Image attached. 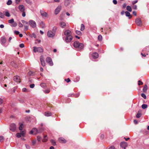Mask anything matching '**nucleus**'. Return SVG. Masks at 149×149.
Segmentation results:
<instances>
[{
    "label": "nucleus",
    "mask_w": 149,
    "mask_h": 149,
    "mask_svg": "<svg viewBox=\"0 0 149 149\" xmlns=\"http://www.w3.org/2000/svg\"><path fill=\"white\" fill-rule=\"evenodd\" d=\"M148 107V105L146 104H143L141 106V107L142 109H144L147 108Z\"/></svg>",
    "instance_id": "28"
},
{
    "label": "nucleus",
    "mask_w": 149,
    "mask_h": 149,
    "mask_svg": "<svg viewBox=\"0 0 149 149\" xmlns=\"http://www.w3.org/2000/svg\"><path fill=\"white\" fill-rule=\"evenodd\" d=\"M138 2V0H136L135 1H134L132 2V4L133 5L134 4H135L136 3Z\"/></svg>",
    "instance_id": "59"
},
{
    "label": "nucleus",
    "mask_w": 149,
    "mask_h": 149,
    "mask_svg": "<svg viewBox=\"0 0 149 149\" xmlns=\"http://www.w3.org/2000/svg\"><path fill=\"white\" fill-rule=\"evenodd\" d=\"M128 144L126 142L122 141L120 143V146L121 147L123 148L124 149H126V147L127 146Z\"/></svg>",
    "instance_id": "7"
},
{
    "label": "nucleus",
    "mask_w": 149,
    "mask_h": 149,
    "mask_svg": "<svg viewBox=\"0 0 149 149\" xmlns=\"http://www.w3.org/2000/svg\"><path fill=\"white\" fill-rule=\"evenodd\" d=\"M19 32L18 31H14V33L16 35H18L19 34Z\"/></svg>",
    "instance_id": "61"
},
{
    "label": "nucleus",
    "mask_w": 149,
    "mask_h": 149,
    "mask_svg": "<svg viewBox=\"0 0 149 149\" xmlns=\"http://www.w3.org/2000/svg\"><path fill=\"white\" fill-rule=\"evenodd\" d=\"M113 2L115 5L117 3V2L116 0H113Z\"/></svg>",
    "instance_id": "62"
},
{
    "label": "nucleus",
    "mask_w": 149,
    "mask_h": 149,
    "mask_svg": "<svg viewBox=\"0 0 149 149\" xmlns=\"http://www.w3.org/2000/svg\"><path fill=\"white\" fill-rule=\"evenodd\" d=\"M92 56L93 58L95 59L98 57L99 55L97 53L95 52L93 53Z\"/></svg>",
    "instance_id": "17"
},
{
    "label": "nucleus",
    "mask_w": 149,
    "mask_h": 149,
    "mask_svg": "<svg viewBox=\"0 0 149 149\" xmlns=\"http://www.w3.org/2000/svg\"><path fill=\"white\" fill-rule=\"evenodd\" d=\"M41 87L43 88H45L46 86V84L45 83H43L40 84Z\"/></svg>",
    "instance_id": "34"
},
{
    "label": "nucleus",
    "mask_w": 149,
    "mask_h": 149,
    "mask_svg": "<svg viewBox=\"0 0 149 149\" xmlns=\"http://www.w3.org/2000/svg\"><path fill=\"white\" fill-rule=\"evenodd\" d=\"M4 139V138L3 136H0V141H1Z\"/></svg>",
    "instance_id": "54"
},
{
    "label": "nucleus",
    "mask_w": 149,
    "mask_h": 149,
    "mask_svg": "<svg viewBox=\"0 0 149 149\" xmlns=\"http://www.w3.org/2000/svg\"><path fill=\"white\" fill-rule=\"evenodd\" d=\"M23 23V24H28V23L27 22L25 21V20H22L21 21Z\"/></svg>",
    "instance_id": "50"
},
{
    "label": "nucleus",
    "mask_w": 149,
    "mask_h": 149,
    "mask_svg": "<svg viewBox=\"0 0 149 149\" xmlns=\"http://www.w3.org/2000/svg\"><path fill=\"white\" fill-rule=\"evenodd\" d=\"M25 146L26 148H27L28 149H30V146L29 145L26 144L25 145Z\"/></svg>",
    "instance_id": "63"
},
{
    "label": "nucleus",
    "mask_w": 149,
    "mask_h": 149,
    "mask_svg": "<svg viewBox=\"0 0 149 149\" xmlns=\"http://www.w3.org/2000/svg\"><path fill=\"white\" fill-rule=\"evenodd\" d=\"M47 137V136H44V139L43 140V141L44 142H45L47 141V139H46V138Z\"/></svg>",
    "instance_id": "48"
},
{
    "label": "nucleus",
    "mask_w": 149,
    "mask_h": 149,
    "mask_svg": "<svg viewBox=\"0 0 149 149\" xmlns=\"http://www.w3.org/2000/svg\"><path fill=\"white\" fill-rule=\"evenodd\" d=\"M20 135L21 134L22 136H24L25 134V132L24 131H22L20 133Z\"/></svg>",
    "instance_id": "40"
},
{
    "label": "nucleus",
    "mask_w": 149,
    "mask_h": 149,
    "mask_svg": "<svg viewBox=\"0 0 149 149\" xmlns=\"http://www.w3.org/2000/svg\"><path fill=\"white\" fill-rule=\"evenodd\" d=\"M45 115L47 117L50 116L52 115V113L50 112H46L45 113Z\"/></svg>",
    "instance_id": "21"
},
{
    "label": "nucleus",
    "mask_w": 149,
    "mask_h": 149,
    "mask_svg": "<svg viewBox=\"0 0 149 149\" xmlns=\"http://www.w3.org/2000/svg\"><path fill=\"white\" fill-rule=\"evenodd\" d=\"M37 140L38 141H40L41 140V137L40 136H38L37 137Z\"/></svg>",
    "instance_id": "47"
},
{
    "label": "nucleus",
    "mask_w": 149,
    "mask_h": 149,
    "mask_svg": "<svg viewBox=\"0 0 149 149\" xmlns=\"http://www.w3.org/2000/svg\"><path fill=\"white\" fill-rule=\"evenodd\" d=\"M141 95L142 97H143L144 99H146V95L143 93H142L141 94Z\"/></svg>",
    "instance_id": "41"
},
{
    "label": "nucleus",
    "mask_w": 149,
    "mask_h": 149,
    "mask_svg": "<svg viewBox=\"0 0 149 149\" xmlns=\"http://www.w3.org/2000/svg\"><path fill=\"white\" fill-rule=\"evenodd\" d=\"M58 140L59 142L61 143H65L66 142V140L63 137L59 138Z\"/></svg>",
    "instance_id": "14"
},
{
    "label": "nucleus",
    "mask_w": 149,
    "mask_h": 149,
    "mask_svg": "<svg viewBox=\"0 0 149 149\" xmlns=\"http://www.w3.org/2000/svg\"><path fill=\"white\" fill-rule=\"evenodd\" d=\"M125 15L127 17H129L130 15V13L128 11H125Z\"/></svg>",
    "instance_id": "33"
},
{
    "label": "nucleus",
    "mask_w": 149,
    "mask_h": 149,
    "mask_svg": "<svg viewBox=\"0 0 149 149\" xmlns=\"http://www.w3.org/2000/svg\"><path fill=\"white\" fill-rule=\"evenodd\" d=\"M42 132V131L38 130L36 128H33L32 130L30 132L31 134H33V133L35 134H36L38 133Z\"/></svg>",
    "instance_id": "3"
},
{
    "label": "nucleus",
    "mask_w": 149,
    "mask_h": 149,
    "mask_svg": "<svg viewBox=\"0 0 149 149\" xmlns=\"http://www.w3.org/2000/svg\"><path fill=\"white\" fill-rule=\"evenodd\" d=\"M132 8L134 10H136L137 9V6L136 5H134L132 7Z\"/></svg>",
    "instance_id": "53"
},
{
    "label": "nucleus",
    "mask_w": 149,
    "mask_h": 149,
    "mask_svg": "<svg viewBox=\"0 0 149 149\" xmlns=\"http://www.w3.org/2000/svg\"><path fill=\"white\" fill-rule=\"evenodd\" d=\"M14 22V20L13 19H11L8 20V23L10 24H12Z\"/></svg>",
    "instance_id": "39"
},
{
    "label": "nucleus",
    "mask_w": 149,
    "mask_h": 149,
    "mask_svg": "<svg viewBox=\"0 0 149 149\" xmlns=\"http://www.w3.org/2000/svg\"><path fill=\"white\" fill-rule=\"evenodd\" d=\"M40 25L42 28H44L45 26V24L43 22H41L40 23Z\"/></svg>",
    "instance_id": "25"
},
{
    "label": "nucleus",
    "mask_w": 149,
    "mask_h": 149,
    "mask_svg": "<svg viewBox=\"0 0 149 149\" xmlns=\"http://www.w3.org/2000/svg\"><path fill=\"white\" fill-rule=\"evenodd\" d=\"M75 32L78 35H81L82 34L81 32L80 31L78 30L76 31Z\"/></svg>",
    "instance_id": "36"
},
{
    "label": "nucleus",
    "mask_w": 149,
    "mask_h": 149,
    "mask_svg": "<svg viewBox=\"0 0 149 149\" xmlns=\"http://www.w3.org/2000/svg\"><path fill=\"white\" fill-rule=\"evenodd\" d=\"M29 25L32 28H35L36 26V23L33 20H30L29 21Z\"/></svg>",
    "instance_id": "5"
},
{
    "label": "nucleus",
    "mask_w": 149,
    "mask_h": 149,
    "mask_svg": "<svg viewBox=\"0 0 149 149\" xmlns=\"http://www.w3.org/2000/svg\"><path fill=\"white\" fill-rule=\"evenodd\" d=\"M46 62L48 63L49 65L51 66L53 65V63L51 58L50 57H47L46 59Z\"/></svg>",
    "instance_id": "6"
},
{
    "label": "nucleus",
    "mask_w": 149,
    "mask_h": 149,
    "mask_svg": "<svg viewBox=\"0 0 149 149\" xmlns=\"http://www.w3.org/2000/svg\"><path fill=\"white\" fill-rule=\"evenodd\" d=\"M12 24L11 26L13 27H16L17 25V23L15 22H14Z\"/></svg>",
    "instance_id": "38"
},
{
    "label": "nucleus",
    "mask_w": 149,
    "mask_h": 149,
    "mask_svg": "<svg viewBox=\"0 0 149 149\" xmlns=\"http://www.w3.org/2000/svg\"><path fill=\"white\" fill-rule=\"evenodd\" d=\"M5 15L7 17H9L10 16V13L8 11H7L5 12Z\"/></svg>",
    "instance_id": "31"
},
{
    "label": "nucleus",
    "mask_w": 149,
    "mask_h": 149,
    "mask_svg": "<svg viewBox=\"0 0 149 149\" xmlns=\"http://www.w3.org/2000/svg\"><path fill=\"white\" fill-rule=\"evenodd\" d=\"M0 17L2 18H3L4 17V14L2 13H0Z\"/></svg>",
    "instance_id": "46"
},
{
    "label": "nucleus",
    "mask_w": 149,
    "mask_h": 149,
    "mask_svg": "<svg viewBox=\"0 0 149 149\" xmlns=\"http://www.w3.org/2000/svg\"><path fill=\"white\" fill-rule=\"evenodd\" d=\"M12 1L11 0H8L7 2V4L8 5H10L12 4Z\"/></svg>",
    "instance_id": "35"
},
{
    "label": "nucleus",
    "mask_w": 149,
    "mask_h": 149,
    "mask_svg": "<svg viewBox=\"0 0 149 149\" xmlns=\"http://www.w3.org/2000/svg\"><path fill=\"white\" fill-rule=\"evenodd\" d=\"M109 149H115V148L114 146H112L109 148Z\"/></svg>",
    "instance_id": "58"
},
{
    "label": "nucleus",
    "mask_w": 149,
    "mask_h": 149,
    "mask_svg": "<svg viewBox=\"0 0 149 149\" xmlns=\"http://www.w3.org/2000/svg\"><path fill=\"white\" fill-rule=\"evenodd\" d=\"M148 89L147 86L146 84H145L143 88V91L144 92H145Z\"/></svg>",
    "instance_id": "24"
},
{
    "label": "nucleus",
    "mask_w": 149,
    "mask_h": 149,
    "mask_svg": "<svg viewBox=\"0 0 149 149\" xmlns=\"http://www.w3.org/2000/svg\"><path fill=\"white\" fill-rule=\"evenodd\" d=\"M143 84V83L140 80L138 81V85L139 86H140L141 85H142Z\"/></svg>",
    "instance_id": "51"
},
{
    "label": "nucleus",
    "mask_w": 149,
    "mask_h": 149,
    "mask_svg": "<svg viewBox=\"0 0 149 149\" xmlns=\"http://www.w3.org/2000/svg\"><path fill=\"white\" fill-rule=\"evenodd\" d=\"M73 45L75 48L78 49L79 50L82 49L84 48L83 44L78 41L74 42Z\"/></svg>",
    "instance_id": "2"
},
{
    "label": "nucleus",
    "mask_w": 149,
    "mask_h": 149,
    "mask_svg": "<svg viewBox=\"0 0 149 149\" xmlns=\"http://www.w3.org/2000/svg\"><path fill=\"white\" fill-rule=\"evenodd\" d=\"M57 29V27L56 26H54L53 27L52 29V32H54V33H55Z\"/></svg>",
    "instance_id": "42"
},
{
    "label": "nucleus",
    "mask_w": 149,
    "mask_h": 149,
    "mask_svg": "<svg viewBox=\"0 0 149 149\" xmlns=\"http://www.w3.org/2000/svg\"><path fill=\"white\" fill-rule=\"evenodd\" d=\"M135 23L139 26H141L142 25V22L139 18H138L136 19Z\"/></svg>",
    "instance_id": "11"
},
{
    "label": "nucleus",
    "mask_w": 149,
    "mask_h": 149,
    "mask_svg": "<svg viewBox=\"0 0 149 149\" xmlns=\"http://www.w3.org/2000/svg\"><path fill=\"white\" fill-rule=\"evenodd\" d=\"M36 143V141L35 140H33L32 141V144L34 146Z\"/></svg>",
    "instance_id": "44"
},
{
    "label": "nucleus",
    "mask_w": 149,
    "mask_h": 149,
    "mask_svg": "<svg viewBox=\"0 0 149 149\" xmlns=\"http://www.w3.org/2000/svg\"><path fill=\"white\" fill-rule=\"evenodd\" d=\"M24 127V125L23 123H21L19 127V129L20 130H23V129Z\"/></svg>",
    "instance_id": "26"
},
{
    "label": "nucleus",
    "mask_w": 149,
    "mask_h": 149,
    "mask_svg": "<svg viewBox=\"0 0 149 149\" xmlns=\"http://www.w3.org/2000/svg\"><path fill=\"white\" fill-rule=\"evenodd\" d=\"M71 0H65V5L66 6H68L70 3Z\"/></svg>",
    "instance_id": "23"
},
{
    "label": "nucleus",
    "mask_w": 149,
    "mask_h": 149,
    "mask_svg": "<svg viewBox=\"0 0 149 149\" xmlns=\"http://www.w3.org/2000/svg\"><path fill=\"white\" fill-rule=\"evenodd\" d=\"M51 142L53 146H55L56 145V142L54 140H51Z\"/></svg>",
    "instance_id": "29"
},
{
    "label": "nucleus",
    "mask_w": 149,
    "mask_h": 149,
    "mask_svg": "<svg viewBox=\"0 0 149 149\" xmlns=\"http://www.w3.org/2000/svg\"><path fill=\"white\" fill-rule=\"evenodd\" d=\"M40 13L42 17H47L48 16L47 13L42 10H40Z\"/></svg>",
    "instance_id": "9"
},
{
    "label": "nucleus",
    "mask_w": 149,
    "mask_h": 149,
    "mask_svg": "<svg viewBox=\"0 0 149 149\" xmlns=\"http://www.w3.org/2000/svg\"><path fill=\"white\" fill-rule=\"evenodd\" d=\"M11 65L15 67V68H17L18 67L17 65L14 61H12L11 62Z\"/></svg>",
    "instance_id": "20"
},
{
    "label": "nucleus",
    "mask_w": 149,
    "mask_h": 149,
    "mask_svg": "<svg viewBox=\"0 0 149 149\" xmlns=\"http://www.w3.org/2000/svg\"><path fill=\"white\" fill-rule=\"evenodd\" d=\"M145 51H148L149 50V46H148L146 47L143 49Z\"/></svg>",
    "instance_id": "45"
},
{
    "label": "nucleus",
    "mask_w": 149,
    "mask_h": 149,
    "mask_svg": "<svg viewBox=\"0 0 149 149\" xmlns=\"http://www.w3.org/2000/svg\"><path fill=\"white\" fill-rule=\"evenodd\" d=\"M16 136L18 138H20L22 136L21 134L20 135V134L19 133H18L17 134Z\"/></svg>",
    "instance_id": "49"
},
{
    "label": "nucleus",
    "mask_w": 149,
    "mask_h": 149,
    "mask_svg": "<svg viewBox=\"0 0 149 149\" xmlns=\"http://www.w3.org/2000/svg\"><path fill=\"white\" fill-rule=\"evenodd\" d=\"M84 29V24H81V25L80 30L81 31H83Z\"/></svg>",
    "instance_id": "37"
},
{
    "label": "nucleus",
    "mask_w": 149,
    "mask_h": 149,
    "mask_svg": "<svg viewBox=\"0 0 149 149\" xmlns=\"http://www.w3.org/2000/svg\"><path fill=\"white\" fill-rule=\"evenodd\" d=\"M28 74L29 75H34L35 74L34 72L31 71H30L28 73Z\"/></svg>",
    "instance_id": "30"
},
{
    "label": "nucleus",
    "mask_w": 149,
    "mask_h": 149,
    "mask_svg": "<svg viewBox=\"0 0 149 149\" xmlns=\"http://www.w3.org/2000/svg\"><path fill=\"white\" fill-rule=\"evenodd\" d=\"M1 42L2 44H4L6 42V39L4 38H1Z\"/></svg>",
    "instance_id": "22"
},
{
    "label": "nucleus",
    "mask_w": 149,
    "mask_h": 149,
    "mask_svg": "<svg viewBox=\"0 0 149 149\" xmlns=\"http://www.w3.org/2000/svg\"><path fill=\"white\" fill-rule=\"evenodd\" d=\"M14 80L17 83H20L21 81L20 77L18 76H15L14 77Z\"/></svg>",
    "instance_id": "12"
},
{
    "label": "nucleus",
    "mask_w": 149,
    "mask_h": 149,
    "mask_svg": "<svg viewBox=\"0 0 149 149\" xmlns=\"http://www.w3.org/2000/svg\"><path fill=\"white\" fill-rule=\"evenodd\" d=\"M127 10L129 12H131L132 11V9L131 7L130 6H127L126 8Z\"/></svg>",
    "instance_id": "27"
},
{
    "label": "nucleus",
    "mask_w": 149,
    "mask_h": 149,
    "mask_svg": "<svg viewBox=\"0 0 149 149\" xmlns=\"http://www.w3.org/2000/svg\"><path fill=\"white\" fill-rule=\"evenodd\" d=\"M16 128V125L15 123H12L10 125V130L13 132L15 131Z\"/></svg>",
    "instance_id": "8"
},
{
    "label": "nucleus",
    "mask_w": 149,
    "mask_h": 149,
    "mask_svg": "<svg viewBox=\"0 0 149 149\" xmlns=\"http://www.w3.org/2000/svg\"><path fill=\"white\" fill-rule=\"evenodd\" d=\"M32 36L33 37L35 38H36V36L34 33H33L32 34Z\"/></svg>",
    "instance_id": "56"
},
{
    "label": "nucleus",
    "mask_w": 149,
    "mask_h": 149,
    "mask_svg": "<svg viewBox=\"0 0 149 149\" xmlns=\"http://www.w3.org/2000/svg\"><path fill=\"white\" fill-rule=\"evenodd\" d=\"M65 80L68 83L70 81V80L69 78H68L67 79H65Z\"/></svg>",
    "instance_id": "60"
},
{
    "label": "nucleus",
    "mask_w": 149,
    "mask_h": 149,
    "mask_svg": "<svg viewBox=\"0 0 149 149\" xmlns=\"http://www.w3.org/2000/svg\"><path fill=\"white\" fill-rule=\"evenodd\" d=\"M18 8L19 10L21 12H23L24 11V7L23 5H19L18 7Z\"/></svg>",
    "instance_id": "13"
},
{
    "label": "nucleus",
    "mask_w": 149,
    "mask_h": 149,
    "mask_svg": "<svg viewBox=\"0 0 149 149\" xmlns=\"http://www.w3.org/2000/svg\"><path fill=\"white\" fill-rule=\"evenodd\" d=\"M24 27L25 29L26 30H28V28H29V25H28V24H26V25H24Z\"/></svg>",
    "instance_id": "43"
},
{
    "label": "nucleus",
    "mask_w": 149,
    "mask_h": 149,
    "mask_svg": "<svg viewBox=\"0 0 149 149\" xmlns=\"http://www.w3.org/2000/svg\"><path fill=\"white\" fill-rule=\"evenodd\" d=\"M47 35L48 37L50 38H53L55 35V33L52 31H48L47 33Z\"/></svg>",
    "instance_id": "10"
},
{
    "label": "nucleus",
    "mask_w": 149,
    "mask_h": 149,
    "mask_svg": "<svg viewBox=\"0 0 149 149\" xmlns=\"http://www.w3.org/2000/svg\"><path fill=\"white\" fill-rule=\"evenodd\" d=\"M64 34L65 36V41L67 43H70L73 39L71 31L70 30H67L64 31Z\"/></svg>",
    "instance_id": "1"
},
{
    "label": "nucleus",
    "mask_w": 149,
    "mask_h": 149,
    "mask_svg": "<svg viewBox=\"0 0 149 149\" xmlns=\"http://www.w3.org/2000/svg\"><path fill=\"white\" fill-rule=\"evenodd\" d=\"M26 90H27V89H26V88H23L22 89V91L24 92H26Z\"/></svg>",
    "instance_id": "64"
},
{
    "label": "nucleus",
    "mask_w": 149,
    "mask_h": 149,
    "mask_svg": "<svg viewBox=\"0 0 149 149\" xmlns=\"http://www.w3.org/2000/svg\"><path fill=\"white\" fill-rule=\"evenodd\" d=\"M40 60L41 65L43 66H44L45 65V63L43 58L42 57H40Z\"/></svg>",
    "instance_id": "18"
},
{
    "label": "nucleus",
    "mask_w": 149,
    "mask_h": 149,
    "mask_svg": "<svg viewBox=\"0 0 149 149\" xmlns=\"http://www.w3.org/2000/svg\"><path fill=\"white\" fill-rule=\"evenodd\" d=\"M33 51L34 52H38L41 53L43 52V49L41 47H33Z\"/></svg>",
    "instance_id": "4"
},
{
    "label": "nucleus",
    "mask_w": 149,
    "mask_h": 149,
    "mask_svg": "<svg viewBox=\"0 0 149 149\" xmlns=\"http://www.w3.org/2000/svg\"><path fill=\"white\" fill-rule=\"evenodd\" d=\"M61 6H58L55 10V14L56 15L57 14L61 9Z\"/></svg>",
    "instance_id": "15"
},
{
    "label": "nucleus",
    "mask_w": 149,
    "mask_h": 149,
    "mask_svg": "<svg viewBox=\"0 0 149 149\" xmlns=\"http://www.w3.org/2000/svg\"><path fill=\"white\" fill-rule=\"evenodd\" d=\"M60 25L61 27L62 28H65L66 26L65 23V22H60Z\"/></svg>",
    "instance_id": "19"
},
{
    "label": "nucleus",
    "mask_w": 149,
    "mask_h": 149,
    "mask_svg": "<svg viewBox=\"0 0 149 149\" xmlns=\"http://www.w3.org/2000/svg\"><path fill=\"white\" fill-rule=\"evenodd\" d=\"M102 36L101 35H100L98 37V40L100 41H101L102 40Z\"/></svg>",
    "instance_id": "32"
},
{
    "label": "nucleus",
    "mask_w": 149,
    "mask_h": 149,
    "mask_svg": "<svg viewBox=\"0 0 149 149\" xmlns=\"http://www.w3.org/2000/svg\"><path fill=\"white\" fill-rule=\"evenodd\" d=\"M142 115L141 111L139 110L136 115V117L137 118H139Z\"/></svg>",
    "instance_id": "16"
},
{
    "label": "nucleus",
    "mask_w": 149,
    "mask_h": 149,
    "mask_svg": "<svg viewBox=\"0 0 149 149\" xmlns=\"http://www.w3.org/2000/svg\"><path fill=\"white\" fill-rule=\"evenodd\" d=\"M24 46V45L23 43H22L19 45V47L21 48H23Z\"/></svg>",
    "instance_id": "57"
},
{
    "label": "nucleus",
    "mask_w": 149,
    "mask_h": 149,
    "mask_svg": "<svg viewBox=\"0 0 149 149\" xmlns=\"http://www.w3.org/2000/svg\"><path fill=\"white\" fill-rule=\"evenodd\" d=\"M18 26L20 27H22L23 26V24L20 22H19L18 24Z\"/></svg>",
    "instance_id": "55"
},
{
    "label": "nucleus",
    "mask_w": 149,
    "mask_h": 149,
    "mask_svg": "<svg viewBox=\"0 0 149 149\" xmlns=\"http://www.w3.org/2000/svg\"><path fill=\"white\" fill-rule=\"evenodd\" d=\"M34 86L35 85L33 84H31L30 85V87L31 88H33L34 87Z\"/></svg>",
    "instance_id": "52"
}]
</instances>
